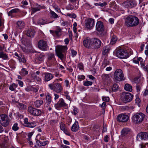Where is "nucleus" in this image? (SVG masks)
I'll return each mask as SVG.
<instances>
[{
  "label": "nucleus",
  "instance_id": "1",
  "mask_svg": "<svg viewBox=\"0 0 148 148\" xmlns=\"http://www.w3.org/2000/svg\"><path fill=\"white\" fill-rule=\"evenodd\" d=\"M125 22L126 25L129 27H132L137 26L139 23L138 18L133 15H129L124 18Z\"/></svg>",
  "mask_w": 148,
  "mask_h": 148
},
{
  "label": "nucleus",
  "instance_id": "2",
  "mask_svg": "<svg viewBox=\"0 0 148 148\" xmlns=\"http://www.w3.org/2000/svg\"><path fill=\"white\" fill-rule=\"evenodd\" d=\"M145 117V115L142 112L136 114L132 118V122L135 124H139L142 122Z\"/></svg>",
  "mask_w": 148,
  "mask_h": 148
},
{
  "label": "nucleus",
  "instance_id": "3",
  "mask_svg": "<svg viewBox=\"0 0 148 148\" xmlns=\"http://www.w3.org/2000/svg\"><path fill=\"white\" fill-rule=\"evenodd\" d=\"M67 49V46L58 45L57 46L56 51L58 57L61 60H62L64 58V56L63 53L65 52Z\"/></svg>",
  "mask_w": 148,
  "mask_h": 148
},
{
  "label": "nucleus",
  "instance_id": "4",
  "mask_svg": "<svg viewBox=\"0 0 148 148\" xmlns=\"http://www.w3.org/2000/svg\"><path fill=\"white\" fill-rule=\"evenodd\" d=\"M48 86L51 90L57 93H60L63 89V88L60 84L58 83H55L53 82L49 84Z\"/></svg>",
  "mask_w": 148,
  "mask_h": 148
},
{
  "label": "nucleus",
  "instance_id": "5",
  "mask_svg": "<svg viewBox=\"0 0 148 148\" xmlns=\"http://www.w3.org/2000/svg\"><path fill=\"white\" fill-rule=\"evenodd\" d=\"M95 23L94 19L90 18H88L85 21V28L87 29L91 30L94 27Z\"/></svg>",
  "mask_w": 148,
  "mask_h": 148
},
{
  "label": "nucleus",
  "instance_id": "6",
  "mask_svg": "<svg viewBox=\"0 0 148 148\" xmlns=\"http://www.w3.org/2000/svg\"><path fill=\"white\" fill-rule=\"evenodd\" d=\"M115 54L116 56L120 58L125 59L129 57L128 52L123 49H118L116 52Z\"/></svg>",
  "mask_w": 148,
  "mask_h": 148
},
{
  "label": "nucleus",
  "instance_id": "7",
  "mask_svg": "<svg viewBox=\"0 0 148 148\" xmlns=\"http://www.w3.org/2000/svg\"><path fill=\"white\" fill-rule=\"evenodd\" d=\"M114 77L115 80L118 81L120 82L124 80L123 72L120 69L115 71L114 73Z\"/></svg>",
  "mask_w": 148,
  "mask_h": 148
},
{
  "label": "nucleus",
  "instance_id": "8",
  "mask_svg": "<svg viewBox=\"0 0 148 148\" xmlns=\"http://www.w3.org/2000/svg\"><path fill=\"white\" fill-rule=\"evenodd\" d=\"M133 95L129 92H123L121 95V99L124 103L129 102L131 101Z\"/></svg>",
  "mask_w": 148,
  "mask_h": 148
},
{
  "label": "nucleus",
  "instance_id": "9",
  "mask_svg": "<svg viewBox=\"0 0 148 148\" xmlns=\"http://www.w3.org/2000/svg\"><path fill=\"white\" fill-rule=\"evenodd\" d=\"M28 110L29 112L34 116H40L43 113V112L41 110L33 108L32 107H29L28 108Z\"/></svg>",
  "mask_w": 148,
  "mask_h": 148
},
{
  "label": "nucleus",
  "instance_id": "10",
  "mask_svg": "<svg viewBox=\"0 0 148 148\" xmlns=\"http://www.w3.org/2000/svg\"><path fill=\"white\" fill-rule=\"evenodd\" d=\"M9 122V119L7 116L5 114L0 115V123L4 127L8 126Z\"/></svg>",
  "mask_w": 148,
  "mask_h": 148
},
{
  "label": "nucleus",
  "instance_id": "11",
  "mask_svg": "<svg viewBox=\"0 0 148 148\" xmlns=\"http://www.w3.org/2000/svg\"><path fill=\"white\" fill-rule=\"evenodd\" d=\"M136 3L133 0L126 1L122 3V6L127 9L132 8L136 6Z\"/></svg>",
  "mask_w": 148,
  "mask_h": 148
},
{
  "label": "nucleus",
  "instance_id": "12",
  "mask_svg": "<svg viewBox=\"0 0 148 148\" xmlns=\"http://www.w3.org/2000/svg\"><path fill=\"white\" fill-rule=\"evenodd\" d=\"M38 45L39 48L42 51H47L48 49V47L46 41L40 40L38 41Z\"/></svg>",
  "mask_w": 148,
  "mask_h": 148
},
{
  "label": "nucleus",
  "instance_id": "13",
  "mask_svg": "<svg viewBox=\"0 0 148 148\" xmlns=\"http://www.w3.org/2000/svg\"><path fill=\"white\" fill-rule=\"evenodd\" d=\"M129 117L127 115L121 114L119 115L116 118L117 121L121 122H126L129 119Z\"/></svg>",
  "mask_w": 148,
  "mask_h": 148
},
{
  "label": "nucleus",
  "instance_id": "14",
  "mask_svg": "<svg viewBox=\"0 0 148 148\" xmlns=\"http://www.w3.org/2000/svg\"><path fill=\"white\" fill-rule=\"evenodd\" d=\"M92 45L93 47L95 49H98L101 46L102 42L101 40L97 38H92Z\"/></svg>",
  "mask_w": 148,
  "mask_h": 148
},
{
  "label": "nucleus",
  "instance_id": "15",
  "mask_svg": "<svg viewBox=\"0 0 148 148\" xmlns=\"http://www.w3.org/2000/svg\"><path fill=\"white\" fill-rule=\"evenodd\" d=\"M55 107L56 109H58L61 107H67L68 104L66 103L62 98L60 99L58 102L55 104Z\"/></svg>",
  "mask_w": 148,
  "mask_h": 148
},
{
  "label": "nucleus",
  "instance_id": "16",
  "mask_svg": "<svg viewBox=\"0 0 148 148\" xmlns=\"http://www.w3.org/2000/svg\"><path fill=\"white\" fill-rule=\"evenodd\" d=\"M95 29L99 32H103L104 29L103 23L101 21H97L95 26Z\"/></svg>",
  "mask_w": 148,
  "mask_h": 148
},
{
  "label": "nucleus",
  "instance_id": "17",
  "mask_svg": "<svg viewBox=\"0 0 148 148\" xmlns=\"http://www.w3.org/2000/svg\"><path fill=\"white\" fill-rule=\"evenodd\" d=\"M137 138L143 140H148V133L144 132L138 133L137 135Z\"/></svg>",
  "mask_w": 148,
  "mask_h": 148
},
{
  "label": "nucleus",
  "instance_id": "18",
  "mask_svg": "<svg viewBox=\"0 0 148 148\" xmlns=\"http://www.w3.org/2000/svg\"><path fill=\"white\" fill-rule=\"evenodd\" d=\"M92 39H91L89 38L85 39L83 42V44L86 47L89 48L92 45Z\"/></svg>",
  "mask_w": 148,
  "mask_h": 148
},
{
  "label": "nucleus",
  "instance_id": "19",
  "mask_svg": "<svg viewBox=\"0 0 148 148\" xmlns=\"http://www.w3.org/2000/svg\"><path fill=\"white\" fill-rule=\"evenodd\" d=\"M43 75L45 82H48L51 80L53 77V75L49 73H44L42 74V75Z\"/></svg>",
  "mask_w": 148,
  "mask_h": 148
},
{
  "label": "nucleus",
  "instance_id": "20",
  "mask_svg": "<svg viewBox=\"0 0 148 148\" xmlns=\"http://www.w3.org/2000/svg\"><path fill=\"white\" fill-rule=\"evenodd\" d=\"M47 61L50 63L56 61L54 54L52 53H49L47 54Z\"/></svg>",
  "mask_w": 148,
  "mask_h": 148
},
{
  "label": "nucleus",
  "instance_id": "21",
  "mask_svg": "<svg viewBox=\"0 0 148 148\" xmlns=\"http://www.w3.org/2000/svg\"><path fill=\"white\" fill-rule=\"evenodd\" d=\"M60 127L61 130L66 135L69 136H71L70 133L66 129L65 124L63 123H60Z\"/></svg>",
  "mask_w": 148,
  "mask_h": 148
},
{
  "label": "nucleus",
  "instance_id": "22",
  "mask_svg": "<svg viewBox=\"0 0 148 148\" xmlns=\"http://www.w3.org/2000/svg\"><path fill=\"white\" fill-rule=\"evenodd\" d=\"M79 126L78 121H75L71 127V130L72 132H76L79 130Z\"/></svg>",
  "mask_w": 148,
  "mask_h": 148
},
{
  "label": "nucleus",
  "instance_id": "23",
  "mask_svg": "<svg viewBox=\"0 0 148 148\" xmlns=\"http://www.w3.org/2000/svg\"><path fill=\"white\" fill-rule=\"evenodd\" d=\"M109 62L107 61H105L102 64L101 66V68L102 69H104L106 67V70L108 71H110L112 69V67L110 66H108L107 67V65H109Z\"/></svg>",
  "mask_w": 148,
  "mask_h": 148
},
{
  "label": "nucleus",
  "instance_id": "24",
  "mask_svg": "<svg viewBox=\"0 0 148 148\" xmlns=\"http://www.w3.org/2000/svg\"><path fill=\"white\" fill-rule=\"evenodd\" d=\"M35 33V31L33 29L30 28L27 31V36L30 37H33Z\"/></svg>",
  "mask_w": 148,
  "mask_h": 148
},
{
  "label": "nucleus",
  "instance_id": "25",
  "mask_svg": "<svg viewBox=\"0 0 148 148\" xmlns=\"http://www.w3.org/2000/svg\"><path fill=\"white\" fill-rule=\"evenodd\" d=\"M37 22L38 24L40 25H43L50 23L47 22V19L43 18H39L38 19L37 21Z\"/></svg>",
  "mask_w": 148,
  "mask_h": 148
},
{
  "label": "nucleus",
  "instance_id": "26",
  "mask_svg": "<svg viewBox=\"0 0 148 148\" xmlns=\"http://www.w3.org/2000/svg\"><path fill=\"white\" fill-rule=\"evenodd\" d=\"M36 143L38 145L40 146L46 145L48 143V142L47 140H37Z\"/></svg>",
  "mask_w": 148,
  "mask_h": 148
},
{
  "label": "nucleus",
  "instance_id": "27",
  "mask_svg": "<svg viewBox=\"0 0 148 148\" xmlns=\"http://www.w3.org/2000/svg\"><path fill=\"white\" fill-rule=\"evenodd\" d=\"M130 130L129 128H124L123 129L121 132V135L123 136H124L128 134Z\"/></svg>",
  "mask_w": 148,
  "mask_h": 148
},
{
  "label": "nucleus",
  "instance_id": "28",
  "mask_svg": "<svg viewBox=\"0 0 148 148\" xmlns=\"http://www.w3.org/2000/svg\"><path fill=\"white\" fill-rule=\"evenodd\" d=\"M17 26L19 29H22L25 26L24 22L22 21H18L17 23Z\"/></svg>",
  "mask_w": 148,
  "mask_h": 148
},
{
  "label": "nucleus",
  "instance_id": "29",
  "mask_svg": "<svg viewBox=\"0 0 148 148\" xmlns=\"http://www.w3.org/2000/svg\"><path fill=\"white\" fill-rule=\"evenodd\" d=\"M124 88L126 91L132 92V86L128 84H126L124 86Z\"/></svg>",
  "mask_w": 148,
  "mask_h": 148
},
{
  "label": "nucleus",
  "instance_id": "30",
  "mask_svg": "<svg viewBox=\"0 0 148 148\" xmlns=\"http://www.w3.org/2000/svg\"><path fill=\"white\" fill-rule=\"evenodd\" d=\"M43 103V101L42 100H37L34 102V104L36 107H39Z\"/></svg>",
  "mask_w": 148,
  "mask_h": 148
},
{
  "label": "nucleus",
  "instance_id": "31",
  "mask_svg": "<svg viewBox=\"0 0 148 148\" xmlns=\"http://www.w3.org/2000/svg\"><path fill=\"white\" fill-rule=\"evenodd\" d=\"M36 7H32L31 8V10L33 13L39 11L40 9L41 8L39 5H38L37 4H36Z\"/></svg>",
  "mask_w": 148,
  "mask_h": 148
},
{
  "label": "nucleus",
  "instance_id": "32",
  "mask_svg": "<svg viewBox=\"0 0 148 148\" xmlns=\"http://www.w3.org/2000/svg\"><path fill=\"white\" fill-rule=\"evenodd\" d=\"M110 50L109 47L108 46L104 47H103L102 54L103 55H106L108 53Z\"/></svg>",
  "mask_w": 148,
  "mask_h": 148
},
{
  "label": "nucleus",
  "instance_id": "33",
  "mask_svg": "<svg viewBox=\"0 0 148 148\" xmlns=\"http://www.w3.org/2000/svg\"><path fill=\"white\" fill-rule=\"evenodd\" d=\"M0 58H2L4 60L8 59V57L6 54L4 53L3 52H0Z\"/></svg>",
  "mask_w": 148,
  "mask_h": 148
},
{
  "label": "nucleus",
  "instance_id": "34",
  "mask_svg": "<svg viewBox=\"0 0 148 148\" xmlns=\"http://www.w3.org/2000/svg\"><path fill=\"white\" fill-rule=\"evenodd\" d=\"M46 100L48 104H50L51 103V95L49 94L48 93L47 95L46 98Z\"/></svg>",
  "mask_w": 148,
  "mask_h": 148
},
{
  "label": "nucleus",
  "instance_id": "35",
  "mask_svg": "<svg viewBox=\"0 0 148 148\" xmlns=\"http://www.w3.org/2000/svg\"><path fill=\"white\" fill-rule=\"evenodd\" d=\"M17 86V84L13 83L10 85L9 89L12 91H14V89L16 88Z\"/></svg>",
  "mask_w": 148,
  "mask_h": 148
},
{
  "label": "nucleus",
  "instance_id": "36",
  "mask_svg": "<svg viewBox=\"0 0 148 148\" xmlns=\"http://www.w3.org/2000/svg\"><path fill=\"white\" fill-rule=\"evenodd\" d=\"M17 106L20 108L23 109H25L26 108V106L25 104L21 103H17Z\"/></svg>",
  "mask_w": 148,
  "mask_h": 148
},
{
  "label": "nucleus",
  "instance_id": "37",
  "mask_svg": "<svg viewBox=\"0 0 148 148\" xmlns=\"http://www.w3.org/2000/svg\"><path fill=\"white\" fill-rule=\"evenodd\" d=\"M45 56L42 54H40L37 57L36 59L40 61H42L44 59Z\"/></svg>",
  "mask_w": 148,
  "mask_h": 148
},
{
  "label": "nucleus",
  "instance_id": "38",
  "mask_svg": "<svg viewBox=\"0 0 148 148\" xmlns=\"http://www.w3.org/2000/svg\"><path fill=\"white\" fill-rule=\"evenodd\" d=\"M117 40L116 37V36H112L110 41V44L112 45L114 44L116 42Z\"/></svg>",
  "mask_w": 148,
  "mask_h": 148
},
{
  "label": "nucleus",
  "instance_id": "39",
  "mask_svg": "<svg viewBox=\"0 0 148 148\" xmlns=\"http://www.w3.org/2000/svg\"><path fill=\"white\" fill-rule=\"evenodd\" d=\"M36 124L35 123H29L26 127H28L33 128L36 126Z\"/></svg>",
  "mask_w": 148,
  "mask_h": 148
},
{
  "label": "nucleus",
  "instance_id": "40",
  "mask_svg": "<svg viewBox=\"0 0 148 148\" xmlns=\"http://www.w3.org/2000/svg\"><path fill=\"white\" fill-rule=\"evenodd\" d=\"M92 84V82H91L87 81H83V85L84 86H91Z\"/></svg>",
  "mask_w": 148,
  "mask_h": 148
},
{
  "label": "nucleus",
  "instance_id": "41",
  "mask_svg": "<svg viewBox=\"0 0 148 148\" xmlns=\"http://www.w3.org/2000/svg\"><path fill=\"white\" fill-rule=\"evenodd\" d=\"M20 74L23 75H25L28 74V71L25 70V68H23L20 72Z\"/></svg>",
  "mask_w": 148,
  "mask_h": 148
},
{
  "label": "nucleus",
  "instance_id": "42",
  "mask_svg": "<svg viewBox=\"0 0 148 148\" xmlns=\"http://www.w3.org/2000/svg\"><path fill=\"white\" fill-rule=\"evenodd\" d=\"M55 34L57 36H59L61 34V29L59 28H57L55 31Z\"/></svg>",
  "mask_w": 148,
  "mask_h": 148
},
{
  "label": "nucleus",
  "instance_id": "43",
  "mask_svg": "<svg viewBox=\"0 0 148 148\" xmlns=\"http://www.w3.org/2000/svg\"><path fill=\"white\" fill-rule=\"evenodd\" d=\"M119 86L116 84H114L112 87V89L113 91L115 92L118 89Z\"/></svg>",
  "mask_w": 148,
  "mask_h": 148
},
{
  "label": "nucleus",
  "instance_id": "44",
  "mask_svg": "<svg viewBox=\"0 0 148 148\" xmlns=\"http://www.w3.org/2000/svg\"><path fill=\"white\" fill-rule=\"evenodd\" d=\"M50 13L52 18H56L58 17V15L53 11L51 10Z\"/></svg>",
  "mask_w": 148,
  "mask_h": 148
},
{
  "label": "nucleus",
  "instance_id": "45",
  "mask_svg": "<svg viewBox=\"0 0 148 148\" xmlns=\"http://www.w3.org/2000/svg\"><path fill=\"white\" fill-rule=\"evenodd\" d=\"M101 77L103 80L106 81L109 78V76L108 75L105 74H103L102 75Z\"/></svg>",
  "mask_w": 148,
  "mask_h": 148
},
{
  "label": "nucleus",
  "instance_id": "46",
  "mask_svg": "<svg viewBox=\"0 0 148 148\" xmlns=\"http://www.w3.org/2000/svg\"><path fill=\"white\" fill-rule=\"evenodd\" d=\"M12 129L14 131H16L18 130L19 127L18 126V124L17 123H14L12 127Z\"/></svg>",
  "mask_w": 148,
  "mask_h": 148
},
{
  "label": "nucleus",
  "instance_id": "47",
  "mask_svg": "<svg viewBox=\"0 0 148 148\" xmlns=\"http://www.w3.org/2000/svg\"><path fill=\"white\" fill-rule=\"evenodd\" d=\"M107 4V3L106 2H104L102 3H95V5L96 6H100L101 7H103Z\"/></svg>",
  "mask_w": 148,
  "mask_h": 148
},
{
  "label": "nucleus",
  "instance_id": "48",
  "mask_svg": "<svg viewBox=\"0 0 148 148\" xmlns=\"http://www.w3.org/2000/svg\"><path fill=\"white\" fill-rule=\"evenodd\" d=\"M33 77L34 79L37 81L40 82L41 81V78L36 75L35 74L33 75Z\"/></svg>",
  "mask_w": 148,
  "mask_h": 148
},
{
  "label": "nucleus",
  "instance_id": "49",
  "mask_svg": "<svg viewBox=\"0 0 148 148\" xmlns=\"http://www.w3.org/2000/svg\"><path fill=\"white\" fill-rule=\"evenodd\" d=\"M36 138L37 140H44L45 138L43 136H40V134H38L36 137Z\"/></svg>",
  "mask_w": 148,
  "mask_h": 148
},
{
  "label": "nucleus",
  "instance_id": "50",
  "mask_svg": "<svg viewBox=\"0 0 148 148\" xmlns=\"http://www.w3.org/2000/svg\"><path fill=\"white\" fill-rule=\"evenodd\" d=\"M135 103L137 104L138 107H140V100L138 97H137L136 99Z\"/></svg>",
  "mask_w": 148,
  "mask_h": 148
},
{
  "label": "nucleus",
  "instance_id": "51",
  "mask_svg": "<svg viewBox=\"0 0 148 148\" xmlns=\"http://www.w3.org/2000/svg\"><path fill=\"white\" fill-rule=\"evenodd\" d=\"M71 53L72 57H74L76 56L77 54V52L73 49L71 50Z\"/></svg>",
  "mask_w": 148,
  "mask_h": 148
},
{
  "label": "nucleus",
  "instance_id": "52",
  "mask_svg": "<svg viewBox=\"0 0 148 148\" xmlns=\"http://www.w3.org/2000/svg\"><path fill=\"white\" fill-rule=\"evenodd\" d=\"M78 112V109L76 108H74L73 111L72 112V113L74 115H76Z\"/></svg>",
  "mask_w": 148,
  "mask_h": 148
},
{
  "label": "nucleus",
  "instance_id": "53",
  "mask_svg": "<svg viewBox=\"0 0 148 148\" xmlns=\"http://www.w3.org/2000/svg\"><path fill=\"white\" fill-rule=\"evenodd\" d=\"M77 77L79 81H81L85 79V76L84 75H78Z\"/></svg>",
  "mask_w": 148,
  "mask_h": 148
},
{
  "label": "nucleus",
  "instance_id": "54",
  "mask_svg": "<svg viewBox=\"0 0 148 148\" xmlns=\"http://www.w3.org/2000/svg\"><path fill=\"white\" fill-rule=\"evenodd\" d=\"M103 101L106 102H108L109 100V98L108 97L103 96L102 97Z\"/></svg>",
  "mask_w": 148,
  "mask_h": 148
},
{
  "label": "nucleus",
  "instance_id": "55",
  "mask_svg": "<svg viewBox=\"0 0 148 148\" xmlns=\"http://www.w3.org/2000/svg\"><path fill=\"white\" fill-rule=\"evenodd\" d=\"M20 62H22L23 63H25L26 62V60L23 56H21V57H20Z\"/></svg>",
  "mask_w": 148,
  "mask_h": 148
},
{
  "label": "nucleus",
  "instance_id": "56",
  "mask_svg": "<svg viewBox=\"0 0 148 148\" xmlns=\"http://www.w3.org/2000/svg\"><path fill=\"white\" fill-rule=\"evenodd\" d=\"M33 133L32 132H30L28 134L27 140H31V137L32 136Z\"/></svg>",
  "mask_w": 148,
  "mask_h": 148
},
{
  "label": "nucleus",
  "instance_id": "57",
  "mask_svg": "<svg viewBox=\"0 0 148 148\" xmlns=\"http://www.w3.org/2000/svg\"><path fill=\"white\" fill-rule=\"evenodd\" d=\"M16 81H17L18 82V84L19 86L21 87H22L23 86V83L22 81L21 80H16Z\"/></svg>",
  "mask_w": 148,
  "mask_h": 148
},
{
  "label": "nucleus",
  "instance_id": "58",
  "mask_svg": "<svg viewBox=\"0 0 148 148\" xmlns=\"http://www.w3.org/2000/svg\"><path fill=\"white\" fill-rule=\"evenodd\" d=\"M19 11V9H18V8H15V9H13L12 10H11V12H12L13 13H16V12H18Z\"/></svg>",
  "mask_w": 148,
  "mask_h": 148
},
{
  "label": "nucleus",
  "instance_id": "59",
  "mask_svg": "<svg viewBox=\"0 0 148 148\" xmlns=\"http://www.w3.org/2000/svg\"><path fill=\"white\" fill-rule=\"evenodd\" d=\"M24 123L25 124V126H26L29 123L28 121V119L27 118H25L24 119Z\"/></svg>",
  "mask_w": 148,
  "mask_h": 148
},
{
  "label": "nucleus",
  "instance_id": "60",
  "mask_svg": "<svg viewBox=\"0 0 148 148\" xmlns=\"http://www.w3.org/2000/svg\"><path fill=\"white\" fill-rule=\"evenodd\" d=\"M64 82L65 83V86H66V87H68L69 86H69V82L68 80H66L64 81Z\"/></svg>",
  "mask_w": 148,
  "mask_h": 148
},
{
  "label": "nucleus",
  "instance_id": "61",
  "mask_svg": "<svg viewBox=\"0 0 148 148\" xmlns=\"http://www.w3.org/2000/svg\"><path fill=\"white\" fill-rule=\"evenodd\" d=\"M4 20L1 17H0V26H2L4 23Z\"/></svg>",
  "mask_w": 148,
  "mask_h": 148
},
{
  "label": "nucleus",
  "instance_id": "62",
  "mask_svg": "<svg viewBox=\"0 0 148 148\" xmlns=\"http://www.w3.org/2000/svg\"><path fill=\"white\" fill-rule=\"evenodd\" d=\"M145 54L146 55H148V45H147L145 47Z\"/></svg>",
  "mask_w": 148,
  "mask_h": 148
},
{
  "label": "nucleus",
  "instance_id": "63",
  "mask_svg": "<svg viewBox=\"0 0 148 148\" xmlns=\"http://www.w3.org/2000/svg\"><path fill=\"white\" fill-rule=\"evenodd\" d=\"M145 71L148 72V65H146L142 68Z\"/></svg>",
  "mask_w": 148,
  "mask_h": 148
},
{
  "label": "nucleus",
  "instance_id": "64",
  "mask_svg": "<svg viewBox=\"0 0 148 148\" xmlns=\"http://www.w3.org/2000/svg\"><path fill=\"white\" fill-rule=\"evenodd\" d=\"M148 95V90L146 89L143 93V95L144 96H146Z\"/></svg>",
  "mask_w": 148,
  "mask_h": 148
}]
</instances>
